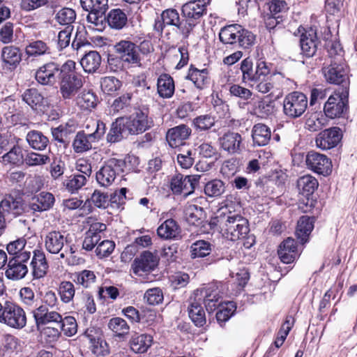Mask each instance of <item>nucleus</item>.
Here are the masks:
<instances>
[{"mask_svg": "<svg viewBox=\"0 0 357 357\" xmlns=\"http://www.w3.org/2000/svg\"><path fill=\"white\" fill-rule=\"evenodd\" d=\"M218 219L222 235L230 241L244 238L249 232L248 220L228 207L222 209Z\"/></svg>", "mask_w": 357, "mask_h": 357, "instance_id": "nucleus-1", "label": "nucleus"}, {"mask_svg": "<svg viewBox=\"0 0 357 357\" xmlns=\"http://www.w3.org/2000/svg\"><path fill=\"white\" fill-rule=\"evenodd\" d=\"M218 36L222 44L243 49L250 48L255 41V36L238 24H231L222 27Z\"/></svg>", "mask_w": 357, "mask_h": 357, "instance_id": "nucleus-2", "label": "nucleus"}, {"mask_svg": "<svg viewBox=\"0 0 357 357\" xmlns=\"http://www.w3.org/2000/svg\"><path fill=\"white\" fill-rule=\"evenodd\" d=\"M210 0H191L182 6L183 17L185 20V26L183 31L193 33L195 27L199 24L202 17L206 14V6Z\"/></svg>", "mask_w": 357, "mask_h": 357, "instance_id": "nucleus-3", "label": "nucleus"}, {"mask_svg": "<svg viewBox=\"0 0 357 357\" xmlns=\"http://www.w3.org/2000/svg\"><path fill=\"white\" fill-rule=\"evenodd\" d=\"M308 99L306 95L300 91H293L283 99V113L291 119L301 117L306 111Z\"/></svg>", "mask_w": 357, "mask_h": 357, "instance_id": "nucleus-4", "label": "nucleus"}, {"mask_svg": "<svg viewBox=\"0 0 357 357\" xmlns=\"http://www.w3.org/2000/svg\"><path fill=\"white\" fill-rule=\"evenodd\" d=\"M0 322L7 326L21 329L26 326V317L24 310L19 305L6 302L0 310Z\"/></svg>", "mask_w": 357, "mask_h": 357, "instance_id": "nucleus-5", "label": "nucleus"}, {"mask_svg": "<svg viewBox=\"0 0 357 357\" xmlns=\"http://www.w3.org/2000/svg\"><path fill=\"white\" fill-rule=\"evenodd\" d=\"M125 162L122 160L110 158L105 162L104 165L96 174L98 183L102 187L110 186L123 171Z\"/></svg>", "mask_w": 357, "mask_h": 357, "instance_id": "nucleus-6", "label": "nucleus"}, {"mask_svg": "<svg viewBox=\"0 0 357 357\" xmlns=\"http://www.w3.org/2000/svg\"><path fill=\"white\" fill-rule=\"evenodd\" d=\"M349 89L345 86L342 92H335L331 95L324 104V112L326 117L335 119L340 117L347 110Z\"/></svg>", "mask_w": 357, "mask_h": 357, "instance_id": "nucleus-7", "label": "nucleus"}, {"mask_svg": "<svg viewBox=\"0 0 357 357\" xmlns=\"http://www.w3.org/2000/svg\"><path fill=\"white\" fill-rule=\"evenodd\" d=\"M127 135H138L145 132L152 124V121L148 119V114L141 110H138L129 116L119 118Z\"/></svg>", "mask_w": 357, "mask_h": 357, "instance_id": "nucleus-8", "label": "nucleus"}, {"mask_svg": "<svg viewBox=\"0 0 357 357\" xmlns=\"http://www.w3.org/2000/svg\"><path fill=\"white\" fill-rule=\"evenodd\" d=\"M31 255L30 252L23 251L16 257L10 258L5 271L6 277L12 280H19L24 278L28 273L26 263L30 259Z\"/></svg>", "mask_w": 357, "mask_h": 357, "instance_id": "nucleus-9", "label": "nucleus"}, {"mask_svg": "<svg viewBox=\"0 0 357 357\" xmlns=\"http://www.w3.org/2000/svg\"><path fill=\"white\" fill-rule=\"evenodd\" d=\"M120 60L128 66H141L137 46L130 40H122L114 46Z\"/></svg>", "mask_w": 357, "mask_h": 357, "instance_id": "nucleus-10", "label": "nucleus"}, {"mask_svg": "<svg viewBox=\"0 0 357 357\" xmlns=\"http://www.w3.org/2000/svg\"><path fill=\"white\" fill-rule=\"evenodd\" d=\"M199 179V176L196 175L184 176L176 174L170 179L169 187L173 194H183L186 197L194 192Z\"/></svg>", "mask_w": 357, "mask_h": 357, "instance_id": "nucleus-11", "label": "nucleus"}, {"mask_svg": "<svg viewBox=\"0 0 357 357\" xmlns=\"http://www.w3.org/2000/svg\"><path fill=\"white\" fill-rule=\"evenodd\" d=\"M157 255L149 251L143 252L132 264V270L135 275L146 278L147 273L153 271L158 264Z\"/></svg>", "mask_w": 357, "mask_h": 357, "instance_id": "nucleus-12", "label": "nucleus"}, {"mask_svg": "<svg viewBox=\"0 0 357 357\" xmlns=\"http://www.w3.org/2000/svg\"><path fill=\"white\" fill-rule=\"evenodd\" d=\"M199 300L203 301L206 310L211 313L222 303L220 290L216 284L197 289L195 292Z\"/></svg>", "mask_w": 357, "mask_h": 357, "instance_id": "nucleus-13", "label": "nucleus"}, {"mask_svg": "<svg viewBox=\"0 0 357 357\" xmlns=\"http://www.w3.org/2000/svg\"><path fill=\"white\" fill-rule=\"evenodd\" d=\"M307 167L311 171L324 176L328 175L331 172V162L325 155L310 151L305 157Z\"/></svg>", "mask_w": 357, "mask_h": 357, "instance_id": "nucleus-14", "label": "nucleus"}, {"mask_svg": "<svg viewBox=\"0 0 357 357\" xmlns=\"http://www.w3.org/2000/svg\"><path fill=\"white\" fill-rule=\"evenodd\" d=\"M341 138V130L333 127L320 132L316 137L315 143L318 148L328 150L336 146Z\"/></svg>", "mask_w": 357, "mask_h": 357, "instance_id": "nucleus-15", "label": "nucleus"}, {"mask_svg": "<svg viewBox=\"0 0 357 357\" xmlns=\"http://www.w3.org/2000/svg\"><path fill=\"white\" fill-rule=\"evenodd\" d=\"M67 242V237L60 231H49L45 236L44 243L45 250L52 254H59L61 258L66 257V253L61 252L65 243Z\"/></svg>", "mask_w": 357, "mask_h": 357, "instance_id": "nucleus-16", "label": "nucleus"}, {"mask_svg": "<svg viewBox=\"0 0 357 357\" xmlns=\"http://www.w3.org/2000/svg\"><path fill=\"white\" fill-rule=\"evenodd\" d=\"M60 75V65L49 62L40 66L36 73V79L43 85H52L56 83Z\"/></svg>", "mask_w": 357, "mask_h": 357, "instance_id": "nucleus-17", "label": "nucleus"}, {"mask_svg": "<svg viewBox=\"0 0 357 357\" xmlns=\"http://www.w3.org/2000/svg\"><path fill=\"white\" fill-rule=\"evenodd\" d=\"M323 72L326 81L331 84L346 83L348 79L347 70L344 65L336 61H331L328 66L323 68Z\"/></svg>", "mask_w": 357, "mask_h": 357, "instance_id": "nucleus-18", "label": "nucleus"}, {"mask_svg": "<svg viewBox=\"0 0 357 357\" xmlns=\"http://www.w3.org/2000/svg\"><path fill=\"white\" fill-rule=\"evenodd\" d=\"M82 86V79L76 73L63 74L62 75L60 91L63 98H71Z\"/></svg>", "mask_w": 357, "mask_h": 357, "instance_id": "nucleus-19", "label": "nucleus"}, {"mask_svg": "<svg viewBox=\"0 0 357 357\" xmlns=\"http://www.w3.org/2000/svg\"><path fill=\"white\" fill-rule=\"evenodd\" d=\"M33 315L37 326L54 324L59 326L62 321V316L55 310L46 309L45 307L39 306L33 310Z\"/></svg>", "mask_w": 357, "mask_h": 357, "instance_id": "nucleus-20", "label": "nucleus"}, {"mask_svg": "<svg viewBox=\"0 0 357 357\" xmlns=\"http://www.w3.org/2000/svg\"><path fill=\"white\" fill-rule=\"evenodd\" d=\"M0 207L8 218H15L24 212V204L21 197L6 196L0 202Z\"/></svg>", "mask_w": 357, "mask_h": 357, "instance_id": "nucleus-21", "label": "nucleus"}, {"mask_svg": "<svg viewBox=\"0 0 357 357\" xmlns=\"http://www.w3.org/2000/svg\"><path fill=\"white\" fill-rule=\"evenodd\" d=\"M319 41L314 29L310 28L301 36L300 45L302 54L307 57H312L317 50Z\"/></svg>", "mask_w": 357, "mask_h": 357, "instance_id": "nucleus-22", "label": "nucleus"}, {"mask_svg": "<svg viewBox=\"0 0 357 357\" xmlns=\"http://www.w3.org/2000/svg\"><path fill=\"white\" fill-rule=\"evenodd\" d=\"M191 132L190 128L184 124L172 128L167 132V142L172 148L178 147L189 138Z\"/></svg>", "mask_w": 357, "mask_h": 357, "instance_id": "nucleus-23", "label": "nucleus"}, {"mask_svg": "<svg viewBox=\"0 0 357 357\" xmlns=\"http://www.w3.org/2000/svg\"><path fill=\"white\" fill-rule=\"evenodd\" d=\"M33 277L36 279L43 278L49 268L44 252L35 250L30 262Z\"/></svg>", "mask_w": 357, "mask_h": 357, "instance_id": "nucleus-24", "label": "nucleus"}, {"mask_svg": "<svg viewBox=\"0 0 357 357\" xmlns=\"http://www.w3.org/2000/svg\"><path fill=\"white\" fill-rule=\"evenodd\" d=\"M54 202L55 198L52 193L42 192L31 198L29 208L33 212H43L52 208Z\"/></svg>", "mask_w": 357, "mask_h": 357, "instance_id": "nucleus-25", "label": "nucleus"}, {"mask_svg": "<svg viewBox=\"0 0 357 357\" xmlns=\"http://www.w3.org/2000/svg\"><path fill=\"white\" fill-rule=\"evenodd\" d=\"M278 252L283 263H292L298 256L296 242L291 238H287L281 243Z\"/></svg>", "mask_w": 357, "mask_h": 357, "instance_id": "nucleus-26", "label": "nucleus"}, {"mask_svg": "<svg viewBox=\"0 0 357 357\" xmlns=\"http://www.w3.org/2000/svg\"><path fill=\"white\" fill-rule=\"evenodd\" d=\"M161 18L167 26L176 27L183 38L186 39L190 36L189 33L183 31V27L185 26V20L183 17L181 20L179 13L176 9L170 8L162 11Z\"/></svg>", "mask_w": 357, "mask_h": 357, "instance_id": "nucleus-27", "label": "nucleus"}, {"mask_svg": "<svg viewBox=\"0 0 357 357\" xmlns=\"http://www.w3.org/2000/svg\"><path fill=\"white\" fill-rule=\"evenodd\" d=\"M221 148L230 154L238 153L242 142L241 135L237 132H228L220 138Z\"/></svg>", "mask_w": 357, "mask_h": 357, "instance_id": "nucleus-28", "label": "nucleus"}, {"mask_svg": "<svg viewBox=\"0 0 357 357\" xmlns=\"http://www.w3.org/2000/svg\"><path fill=\"white\" fill-rule=\"evenodd\" d=\"M202 303H204L203 301L199 300L198 297L194 294L188 307L190 318L195 326L199 327L203 326L206 324L205 312Z\"/></svg>", "mask_w": 357, "mask_h": 357, "instance_id": "nucleus-29", "label": "nucleus"}, {"mask_svg": "<svg viewBox=\"0 0 357 357\" xmlns=\"http://www.w3.org/2000/svg\"><path fill=\"white\" fill-rule=\"evenodd\" d=\"M159 237L165 240L175 239L180 236L181 228L173 219H167L157 229Z\"/></svg>", "mask_w": 357, "mask_h": 357, "instance_id": "nucleus-30", "label": "nucleus"}, {"mask_svg": "<svg viewBox=\"0 0 357 357\" xmlns=\"http://www.w3.org/2000/svg\"><path fill=\"white\" fill-rule=\"evenodd\" d=\"M153 343V337L149 334L133 335L130 340V346L132 351L137 354H143L147 351Z\"/></svg>", "mask_w": 357, "mask_h": 357, "instance_id": "nucleus-31", "label": "nucleus"}, {"mask_svg": "<svg viewBox=\"0 0 357 357\" xmlns=\"http://www.w3.org/2000/svg\"><path fill=\"white\" fill-rule=\"evenodd\" d=\"M98 142L96 140V136H89L84 131H79L73 139V148L75 153H84L91 149L93 144Z\"/></svg>", "mask_w": 357, "mask_h": 357, "instance_id": "nucleus-32", "label": "nucleus"}, {"mask_svg": "<svg viewBox=\"0 0 357 357\" xmlns=\"http://www.w3.org/2000/svg\"><path fill=\"white\" fill-rule=\"evenodd\" d=\"M252 137L255 145L259 146H266L271 139V130L265 124H255L252 130Z\"/></svg>", "mask_w": 357, "mask_h": 357, "instance_id": "nucleus-33", "label": "nucleus"}, {"mask_svg": "<svg viewBox=\"0 0 357 357\" xmlns=\"http://www.w3.org/2000/svg\"><path fill=\"white\" fill-rule=\"evenodd\" d=\"M157 91L159 96L162 98L172 97L175 91L173 78L167 74L160 75L157 81Z\"/></svg>", "mask_w": 357, "mask_h": 357, "instance_id": "nucleus-34", "label": "nucleus"}, {"mask_svg": "<svg viewBox=\"0 0 357 357\" xmlns=\"http://www.w3.org/2000/svg\"><path fill=\"white\" fill-rule=\"evenodd\" d=\"M314 228V218L302 216L298 221L296 234L302 243L307 241L308 237Z\"/></svg>", "mask_w": 357, "mask_h": 357, "instance_id": "nucleus-35", "label": "nucleus"}, {"mask_svg": "<svg viewBox=\"0 0 357 357\" xmlns=\"http://www.w3.org/2000/svg\"><path fill=\"white\" fill-rule=\"evenodd\" d=\"M326 116L321 112L307 113L305 122V128L310 132H317L327 125Z\"/></svg>", "mask_w": 357, "mask_h": 357, "instance_id": "nucleus-36", "label": "nucleus"}, {"mask_svg": "<svg viewBox=\"0 0 357 357\" xmlns=\"http://www.w3.org/2000/svg\"><path fill=\"white\" fill-rule=\"evenodd\" d=\"M319 183L317 178L310 174L300 177L297 181V188L299 192L308 197L317 189Z\"/></svg>", "mask_w": 357, "mask_h": 357, "instance_id": "nucleus-37", "label": "nucleus"}, {"mask_svg": "<svg viewBox=\"0 0 357 357\" xmlns=\"http://www.w3.org/2000/svg\"><path fill=\"white\" fill-rule=\"evenodd\" d=\"M101 56L96 51H90L85 54L80 61V64L86 73H94L100 67Z\"/></svg>", "mask_w": 357, "mask_h": 357, "instance_id": "nucleus-38", "label": "nucleus"}, {"mask_svg": "<svg viewBox=\"0 0 357 357\" xmlns=\"http://www.w3.org/2000/svg\"><path fill=\"white\" fill-rule=\"evenodd\" d=\"M107 326L114 335L119 338H125L130 332V326L123 318L113 317L109 319Z\"/></svg>", "mask_w": 357, "mask_h": 357, "instance_id": "nucleus-39", "label": "nucleus"}, {"mask_svg": "<svg viewBox=\"0 0 357 357\" xmlns=\"http://www.w3.org/2000/svg\"><path fill=\"white\" fill-rule=\"evenodd\" d=\"M29 145L33 149L43 151L49 143L48 138L38 130L29 131L26 137Z\"/></svg>", "mask_w": 357, "mask_h": 357, "instance_id": "nucleus-40", "label": "nucleus"}, {"mask_svg": "<svg viewBox=\"0 0 357 357\" xmlns=\"http://www.w3.org/2000/svg\"><path fill=\"white\" fill-rule=\"evenodd\" d=\"M89 13L86 17L88 27L90 29L102 31L105 25L106 17L105 13L106 10L93 11L88 10Z\"/></svg>", "mask_w": 357, "mask_h": 357, "instance_id": "nucleus-41", "label": "nucleus"}, {"mask_svg": "<svg viewBox=\"0 0 357 357\" xmlns=\"http://www.w3.org/2000/svg\"><path fill=\"white\" fill-rule=\"evenodd\" d=\"M1 59L6 64L15 68L22 59L20 50L13 46L5 47L1 52Z\"/></svg>", "mask_w": 357, "mask_h": 357, "instance_id": "nucleus-42", "label": "nucleus"}, {"mask_svg": "<svg viewBox=\"0 0 357 357\" xmlns=\"http://www.w3.org/2000/svg\"><path fill=\"white\" fill-rule=\"evenodd\" d=\"M108 24L113 29H121L127 24L126 13L119 8L112 9L107 17Z\"/></svg>", "mask_w": 357, "mask_h": 357, "instance_id": "nucleus-43", "label": "nucleus"}, {"mask_svg": "<svg viewBox=\"0 0 357 357\" xmlns=\"http://www.w3.org/2000/svg\"><path fill=\"white\" fill-rule=\"evenodd\" d=\"M73 281L84 288H90L96 280L94 273L89 270L76 272L71 277Z\"/></svg>", "mask_w": 357, "mask_h": 357, "instance_id": "nucleus-44", "label": "nucleus"}, {"mask_svg": "<svg viewBox=\"0 0 357 357\" xmlns=\"http://www.w3.org/2000/svg\"><path fill=\"white\" fill-rule=\"evenodd\" d=\"M58 294L62 303H70L73 301L75 295L74 284L70 281H61L58 287Z\"/></svg>", "mask_w": 357, "mask_h": 357, "instance_id": "nucleus-45", "label": "nucleus"}, {"mask_svg": "<svg viewBox=\"0 0 357 357\" xmlns=\"http://www.w3.org/2000/svg\"><path fill=\"white\" fill-rule=\"evenodd\" d=\"M25 52L29 56L37 57L50 54V48L44 41L38 40L29 43Z\"/></svg>", "mask_w": 357, "mask_h": 357, "instance_id": "nucleus-46", "label": "nucleus"}, {"mask_svg": "<svg viewBox=\"0 0 357 357\" xmlns=\"http://www.w3.org/2000/svg\"><path fill=\"white\" fill-rule=\"evenodd\" d=\"M105 124L99 120L91 119L85 126V134L91 137L96 136V140L99 141L105 133Z\"/></svg>", "mask_w": 357, "mask_h": 357, "instance_id": "nucleus-47", "label": "nucleus"}, {"mask_svg": "<svg viewBox=\"0 0 357 357\" xmlns=\"http://www.w3.org/2000/svg\"><path fill=\"white\" fill-rule=\"evenodd\" d=\"M89 178H86L85 175L74 174L68 177L63 183V186L71 193L77 192L84 185H86Z\"/></svg>", "mask_w": 357, "mask_h": 357, "instance_id": "nucleus-48", "label": "nucleus"}, {"mask_svg": "<svg viewBox=\"0 0 357 357\" xmlns=\"http://www.w3.org/2000/svg\"><path fill=\"white\" fill-rule=\"evenodd\" d=\"M204 216L202 208L195 204H188L184 208V217L190 225H198Z\"/></svg>", "mask_w": 357, "mask_h": 357, "instance_id": "nucleus-49", "label": "nucleus"}, {"mask_svg": "<svg viewBox=\"0 0 357 357\" xmlns=\"http://www.w3.org/2000/svg\"><path fill=\"white\" fill-rule=\"evenodd\" d=\"M274 103L270 100H261L254 105L252 112L260 118H266L273 113Z\"/></svg>", "mask_w": 357, "mask_h": 357, "instance_id": "nucleus-50", "label": "nucleus"}, {"mask_svg": "<svg viewBox=\"0 0 357 357\" xmlns=\"http://www.w3.org/2000/svg\"><path fill=\"white\" fill-rule=\"evenodd\" d=\"M22 96V100L33 109L40 106L44 99L43 95L34 88L26 89Z\"/></svg>", "mask_w": 357, "mask_h": 357, "instance_id": "nucleus-51", "label": "nucleus"}, {"mask_svg": "<svg viewBox=\"0 0 357 357\" xmlns=\"http://www.w3.org/2000/svg\"><path fill=\"white\" fill-rule=\"evenodd\" d=\"M100 86L102 91L107 94H113L120 90L122 82L117 78L109 76L101 79Z\"/></svg>", "mask_w": 357, "mask_h": 357, "instance_id": "nucleus-52", "label": "nucleus"}, {"mask_svg": "<svg viewBox=\"0 0 357 357\" xmlns=\"http://www.w3.org/2000/svg\"><path fill=\"white\" fill-rule=\"evenodd\" d=\"M20 302L26 308H34L37 305V298L31 287H22L19 292Z\"/></svg>", "mask_w": 357, "mask_h": 357, "instance_id": "nucleus-53", "label": "nucleus"}, {"mask_svg": "<svg viewBox=\"0 0 357 357\" xmlns=\"http://www.w3.org/2000/svg\"><path fill=\"white\" fill-rule=\"evenodd\" d=\"M218 311L216 313V319L218 322L222 324L226 322L234 314L236 310V306L233 302H227L225 304L222 303L218 306Z\"/></svg>", "mask_w": 357, "mask_h": 357, "instance_id": "nucleus-54", "label": "nucleus"}, {"mask_svg": "<svg viewBox=\"0 0 357 357\" xmlns=\"http://www.w3.org/2000/svg\"><path fill=\"white\" fill-rule=\"evenodd\" d=\"M190 79L198 89H202L208 82V70L203 69L199 70L197 68L190 70L188 75Z\"/></svg>", "mask_w": 357, "mask_h": 357, "instance_id": "nucleus-55", "label": "nucleus"}, {"mask_svg": "<svg viewBox=\"0 0 357 357\" xmlns=\"http://www.w3.org/2000/svg\"><path fill=\"white\" fill-rule=\"evenodd\" d=\"M97 102L96 96L91 91H82L77 98V105L84 109L94 108Z\"/></svg>", "mask_w": 357, "mask_h": 357, "instance_id": "nucleus-56", "label": "nucleus"}, {"mask_svg": "<svg viewBox=\"0 0 357 357\" xmlns=\"http://www.w3.org/2000/svg\"><path fill=\"white\" fill-rule=\"evenodd\" d=\"M55 18L56 22L61 25L73 26L72 24L76 19V13L72 8H63L58 11Z\"/></svg>", "mask_w": 357, "mask_h": 357, "instance_id": "nucleus-57", "label": "nucleus"}, {"mask_svg": "<svg viewBox=\"0 0 357 357\" xmlns=\"http://www.w3.org/2000/svg\"><path fill=\"white\" fill-rule=\"evenodd\" d=\"M124 135H127V131L119 121V118H118L116 121L112 123V128L107 135V142L110 143L119 142L123 137Z\"/></svg>", "mask_w": 357, "mask_h": 357, "instance_id": "nucleus-58", "label": "nucleus"}, {"mask_svg": "<svg viewBox=\"0 0 357 357\" xmlns=\"http://www.w3.org/2000/svg\"><path fill=\"white\" fill-rule=\"evenodd\" d=\"M211 244L205 241H197L192 244L190 252L192 258L204 257L210 254Z\"/></svg>", "mask_w": 357, "mask_h": 357, "instance_id": "nucleus-59", "label": "nucleus"}, {"mask_svg": "<svg viewBox=\"0 0 357 357\" xmlns=\"http://www.w3.org/2000/svg\"><path fill=\"white\" fill-rule=\"evenodd\" d=\"M225 189V184L221 180L213 179L205 185L204 192L208 197H216L220 196Z\"/></svg>", "mask_w": 357, "mask_h": 357, "instance_id": "nucleus-60", "label": "nucleus"}, {"mask_svg": "<svg viewBox=\"0 0 357 357\" xmlns=\"http://www.w3.org/2000/svg\"><path fill=\"white\" fill-rule=\"evenodd\" d=\"M59 327L66 336H73L77 331V324L75 319L71 316L62 317V321L59 323Z\"/></svg>", "mask_w": 357, "mask_h": 357, "instance_id": "nucleus-61", "label": "nucleus"}, {"mask_svg": "<svg viewBox=\"0 0 357 357\" xmlns=\"http://www.w3.org/2000/svg\"><path fill=\"white\" fill-rule=\"evenodd\" d=\"M50 158L47 155L36 152H29L26 154L24 162L29 166H40L49 163Z\"/></svg>", "mask_w": 357, "mask_h": 357, "instance_id": "nucleus-62", "label": "nucleus"}, {"mask_svg": "<svg viewBox=\"0 0 357 357\" xmlns=\"http://www.w3.org/2000/svg\"><path fill=\"white\" fill-rule=\"evenodd\" d=\"M80 4L85 10L100 12L108 8V0H80Z\"/></svg>", "mask_w": 357, "mask_h": 357, "instance_id": "nucleus-63", "label": "nucleus"}, {"mask_svg": "<svg viewBox=\"0 0 357 357\" xmlns=\"http://www.w3.org/2000/svg\"><path fill=\"white\" fill-rule=\"evenodd\" d=\"M215 120L213 116L210 114L201 115L193 120V125L197 130L201 131L207 130L213 127Z\"/></svg>", "mask_w": 357, "mask_h": 357, "instance_id": "nucleus-64", "label": "nucleus"}]
</instances>
